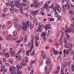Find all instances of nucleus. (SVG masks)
I'll list each match as a JSON object with an SVG mask.
<instances>
[{"label":"nucleus","mask_w":74,"mask_h":74,"mask_svg":"<svg viewBox=\"0 0 74 74\" xmlns=\"http://www.w3.org/2000/svg\"><path fill=\"white\" fill-rule=\"evenodd\" d=\"M29 21H27L25 23V24H24L23 22H22V25L23 26V30H24L25 31H26L27 30V27H29Z\"/></svg>","instance_id":"1"},{"label":"nucleus","mask_w":74,"mask_h":74,"mask_svg":"<svg viewBox=\"0 0 74 74\" xmlns=\"http://www.w3.org/2000/svg\"><path fill=\"white\" fill-rule=\"evenodd\" d=\"M31 46H29V49L30 50H28V51L29 52V53H32V50H33V49L34 48V45H33V39H32L31 40Z\"/></svg>","instance_id":"2"},{"label":"nucleus","mask_w":74,"mask_h":74,"mask_svg":"<svg viewBox=\"0 0 74 74\" xmlns=\"http://www.w3.org/2000/svg\"><path fill=\"white\" fill-rule=\"evenodd\" d=\"M39 12V10H36L35 11H34L32 12V15H34L35 14H37Z\"/></svg>","instance_id":"3"},{"label":"nucleus","mask_w":74,"mask_h":74,"mask_svg":"<svg viewBox=\"0 0 74 74\" xmlns=\"http://www.w3.org/2000/svg\"><path fill=\"white\" fill-rule=\"evenodd\" d=\"M51 60L50 58L49 57L48 58H47L46 62V63L47 64H48V63H51Z\"/></svg>","instance_id":"4"},{"label":"nucleus","mask_w":74,"mask_h":74,"mask_svg":"<svg viewBox=\"0 0 74 74\" xmlns=\"http://www.w3.org/2000/svg\"><path fill=\"white\" fill-rule=\"evenodd\" d=\"M47 35V33L45 32H42L41 34V37H45Z\"/></svg>","instance_id":"5"},{"label":"nucleus","mask_w":74,"mask_h":74,"mask_svg":"<svg viewBox=\"0 0 74 74\" xmlns=\"http://www.w3.org/2000/svg\"><path fill=\"white\" fill-rule=\"evenodd\" d=\"M67 32L69 33H70L71 32V30L70 29L67 30V29H66V30H65V33L66 34V33H67Z\"/></svg>","instance_id":"6"},{"label":"nucleus","mask_w":74,"mask_h":74,"mask_svg":"<svg viewBox=\"0 0 74 74\" xmlns=\"http://www.w3.org/2000/svg\"><path fill=\"white\" fill-rule=\"evenodd\" d=\"M28 25H29V27L30 29H31H31H32V28H33V27H34V25H32V24H31V22H30L29 23V24H28Z\"/></svg>","instance_id":"7"},{"label":"nucleus","mask_w":74,"mask_h":74,"mask_svg":"<svg viewBox=\"0 0 74 74\" xmlns=\"http://www.w3.org/2000/svg\"><path fill=\"white\" fill-rule=\"evenodd\" d=\"M46 29H49L51 28V25L47 24L46 25Z\"/></svg>","instance_id":"8"},{"label":"nucleus","mask_w":74,"mask_h":74,"mask_svg":"<svg viewBox=\"0 0 74 74\" xmlns=\"http://www.w3.org/2000/svg\"><path fill=\"white\" fill-rule=\"evenodd\" d=\"M38 1H34V3H33V5L34 7H37V4H38Z\"/></svg>","instance_id":"9"},{"label":"nucleus","mask_w":74,"mask_h":74,"mask_svg":"<svg viewBox=\"0 0 74 74\" xmlns=\"http://www.w3.org/2000/svg\"><path fill=\"white\" fill-rule=\"evenodd\" d=\"M23 7L22 6H21L19 8H20V10L21 11V13L22 14H23V8H22Z\"/></svg>","instance_id":"10"},{"label":"nucleus","mask_w":74,"mask_h":74,"mask_svg":"<svg viewBox=\"0 0 74 74\" xmlns=\"http://www.w3.org/2000/svg\"><path fill=\"white\" fill-rule=\"evenodd\" d=\"M38 26H39V32H40V33H41V30H42V26H41V25L40 24H38Z\"/></svg>","instance_id":"11"},{"label":"nucleus","mask_w":74,"mask_h":74,"mask_svg":"<svg viewBox=\"0 0 74 74\" xmlns=\"http://www.w3.org/2000/svg\"><path fill=\"white\" fill-rule=\"evenodd\" d=\"M6 38L8 40H10V39H11V36L9 35L8 37H6Z\"/></svg>","instance_id":"12"},{"label":"nucleus","mask_w":74,"mask_h":74,"mask_svg":"<svg viewBox=\"0 0 74 74\" xmlns=\"http://www.w3.org/2000/svg\"><path fill=\"white\" fill-rule=\"evenodd\" d=\"M63 52L64 53V58H65V56H66V51L65 49L63 51Z\"/></svg>","instance_id":"13"},{"label":"nucleus","mask_w":74,"mask_h":74,"mask_svg":"<svg viewBox=\"0 0 74 74\" xmlns=\"http://www.w3.org/2000/svg\"><path fill=\"white\" fill-rule=\"evenodd\" d=\"M57 10L58 12H60V11H61V9H60V7H58V8H57Z\"/></svg>","instance_id":"14"},{"label":"nucleus","mask_w":74,"mask_h":74,"mask_svg":"<svg viewBox=\"0 0 74 74\" xmlns=\"http://www.w3.org/2000/svg\"><path fill=\"white\" fill-rule=\"evenodd\" d=\"M18 30H22V25H20L19 26H18Z\"/></svg>","instance_id":"15"},{"label":"nucleus","mask_w":74,"mask_h":74,"mask_svg":"<svg viewBox=\"0 0 74 74\" xmlns=\"http://www.w3.org/2000/svg\"><path fill=\"white\" fill-rule=\"evenodd\" d=\"M35 21L36 26H37V25L38 24V22H37V19H36V18H35Z\"/></svg>","instance_id":"16"},{"label":"nucleus","mask_w":74,"mask_h":74,"mask_svg":"<svg viewBox=\"0 0 74 74\" xmlns=\"http://www.w3.org/2000/svg\"><path fill=\"white\" fill-rule=\"evenodd\" d=\"M14 25L16 27H18V26H19V24L18 22L15 23Z\"/></svg>","instance_id":"17"},{"label":"nucleus","mask_w":74,"mask_h":74,"mask_svg":"<svg viewBox=\"0 0 74 74\" xmlns=\"http://www.w3.org/2000/svg\"><path fill=\"white\" fill-rule=\"evenodd\" d=\"M37 37H38V35H37L35 37V41L36 42H37Z\"/></svg>","instance_id":"18"},{"label":"nucleus","mask_w":74,"mask_h":74,"mask_svg":"<svg viewBox=\"0 0 74 74\" xmlns=\"http://www.w3.org/2000/svg\"><path fill=\"white\" fill-rule=\"evenodd\" d=\"M53 53L54 55H57L58 54V51L56 50H55L53 51Z\"/></svg>","instance_id":"19"},{"label":"nucleus","mask_w":74,"mask_h":74,"mask_svg":"<svg viewBox=\"0 0 74 74\" xmlns=\"http://www.w3.org/2000/svg\"><path fill=\"white\" fill-rule=\"evenodd\" d=\"M48 20L49 21H51V22L52 21H54V19L52 18H49L48 19Z\"/></svg>","instance_id":"20"},{"label":"nucleus","mask_w":74,"mask_h":74,"mask_svg":"<svg viewBox=\"0 0 74 74\" xmlns=\"http://www.w3.org/2000/svg\"><path fill=\"white\" fill-rule=\"evenodd\" d=\"M16 67L17 70H19V69H20V66H19V65L17 64L16 65Z\"/></svg>","instance_id":"21"},{"label":"nucleus","mask_w":74,"mask_h":74,"mask_svg":"<svg viewBox=\"0 0 74 74\" xmlns=\"http://www.w3.org/2000/svg\"><path fill=\"white\" fill-rule=\"evenodd\" d=\"M13 20L14 21H16V22H18V19H17V18H13Z\"/></svg>","instance_id":"22"},{"label":"nucleus","mask_w":74,"mask_h":74,"mask_svg":"<svg viewBox=\"0 0 74 74\" xmlns=\"http://www.w3.org/2000/svg\"><path fill=\"white\" fill-rule=\"evenodd\" d=\"M5 56L6 58H8L9 57V54L7 53H5Z\"/></svg>","instance_id":"23"},{"label":"nucleus","mask_w":74,"mask_h":74,"mask_svg":"<svg viewBox=\"0 0 74 74\" xmlns=\"http://www.w3.org/2000/svg\"><path fill=\"white\" fill-rule=\"evenodd\" d=\"M14 70V67H11L10 68H9V71L10 72L12 70Z\"/></svg>","instance_id":"24"},{"label":"nucleus","mask_w":74,"mask_h":74,"mask_svg":"<svg viewBox=\"0 0 74 74\" xmlns=\"http://www.w3.org/2000/svg\"><path fill=\"white\" fill-rule=\"evenodd\" d=\"M35 54V51L34 50H33L32 51V53H31V55H34Z\"/></svg>","instance_id":"25"},{"label":"nucleus","mask_w":74,"mask_h":74,"mask_svg":"<svg viewBox=\"0 0 74 74\" xmlns=\"http://www.w3.org/2000/svg\"><path fill=\"white\" fill-rule=\"evenodd\" d=\"M10 72H11V73H12L14 74H15V73H15V70H13L12 71H10Z\"/></svg>","instance_id":"26"},{"label":"nucleus","mask_w":74,"mask_h":74,"mask_svg":"<svg viewBox=\"0 0 74 74\" xmlns=\"http://www.w3.org/2000/svg\"><path fill=\"white\" fill-rule=\"evenodd\" d=\"M27 38V37L26 35H25V38H24V42H26V40Z\"/></svg>","instance_id":"27"},{"label":"nucleus","mask_w":74,"mask_h":74,"mask_svg":"<svg viewBox=\"0 0 74 74\" xmlns=\"http://www.w3.org/2000/svg\"><path fill=\"white\" fill-rule=\"evenodd\" d=\"M17 72H18L17 74H22L21 72H20V70H17Z\"/></svg>","instance_id":"28"},{"label":"nucleus","mask_w":74,"mask_h":74,"mask_svg":"<svg viewBox=\"0 0 74 74\" xmlns=\"http://www.w3.org/2000/svg\"><path fill=\"white\" fill-rule=\"evenodd\" d=\"M10 3H11V4H12V5L13 6V7H14V4H15V2H13V1H12L10 2Z\"/></svg>","instance_id":"29"},{"label":"nucleus","mask_w":74,"mask_h":74,"mask_svg":"<svg viewBox=\"0 0 74 74\" xmlns=\"http://www.w3.org/2000/svg\"><path fill=\"white\" fill-rule=\"evenodd\" d=\"M13 34L14 36H16V31H14L13 32Z\"/></svg>","instance_id":"30"},{"label":"nucleus","mask_w":74,"mask_h":74,"mask_svg":"<svg viewBox=\"0 0 74 74\" xmlns=\"http://www.w3.org/2000/svg\"><path fill=\"white\" fill-rule=\"evenodd\" d=\"M62 43V39L60 38V44H61Z\"/></svg>","instance_id":"31"},{"label":"nucleus","mask_w":74,"mask_h":74,"mask_svg":"<svg viewBox=\"0 0 74 74\" xmlns=\"http://www.w3.org/2000/svg\"><path fill=\"white\" fill-rule=\"evenodd\" d=\"M53 10L54 12H56V8L55 7H54L53 8Z\"/></svg>","instance_id":"32"},{"label":"nucleus","mask_w":74,"mask_h":74,"mask_svg":"<svg viewBox=\"0 0 74 74\" xmlns=\"http://www.w3.org/2000/svg\"><path fill=\"white\" fill-rule=\"evenodd\" d=\"M55 12V15H56L57 17H58V16H59L58 15V12H56H56Z\"/></svg>","instance_id":"33"},{"label":"nucleus","mask_w":74,"mask_h":74,"mask_svg":"<svg viewBox=\"0 0 74 74\" xmlns=\"http://www.w3.org/2000/svg\"><path fill=\"white\" fill-rule=\"evenodd\" d=\"M48 4H46L44 5L45 8H48Z\"/></svg>","instance_id":"34"},{"label":"nucleus","mask_w":74,"mask_h":74,"mask_svg":"<svg viewBox=\"0 0 74 74\" xmlns=\"http://www.w3.org/2000/svg\"><path fill=\"white\" fill-rule=\"evenodd\" d=\"M52 9L53 8V4L52 3L51 5V6L50 7Z\"/></svg>","instance_id":"35"},{"label":"nucleus","mask_w":74,"mask_h":74,"mask_svg":"<svg viewBox=\"0 0 74 74\" xmlns=\"http://www.w3.org/2000/svg\"><path fill=\"white\" fill-rule=\"evenodd\" d=\"M10 3H6V6H7L8 7V6L10 5Z\"/></svg>","instance_id":"36"},{"label":"nucleus","mask_w":74,"mask_h":74,"mask_svg":"<svg viewBox=\"0 0 74 74\" xmlns=\"http://www.w3.org/2000/svg\"><path fill=\"white\" fill-rule=\"evenodd\" d=\"M71 51V48H70L69 49H67L66 50V51H67V52H70Z\"/></svg>","instance_id":"37"},{"label":"nucleus","mask_w":74,"mask_h":74,"mask_svg":"<svg viewBox=\"0 0 74 74\" xmlns=\"http://www.w3.org/2000/svg\"><path fill=\"white\" fill-rule=\"evenodd\" d=\"M10 55L12 56H15V52H14L13 53L11 54Z\"/></svg>","instance_id":"38"},{"label":"nucleus","mask_w":74,"mask_h":74,"mask_svg":"<svg viewBox=\"0 0 74 74\" xmlns=\"http://www.w3.org/2000/svg\"><path fill=\"white\" fill-rule=\"evenodd\" d=\"M41 6V5L40 4H39V3H37V4L36 5V7H40Z\"/></svg>","instance_id":"39"},{"label":"nucleus","mask_w":74,"mask_h":74,"mask_svg":"<svg viewBox=\"0 0 74 74\" xmlns=\"http://www.w3.org/2000/svg\"><path fill=\"white\" fill-rule=\"evenodd\" d=\"M18 61H20V60L21 59V56H18Z\"/></svg>","instance_id":"40"},{"label":"nucleus","mask_w":74,"mask_h":74,"mask_svg":"<svg viewBox=\"0 0 74 74\" xmlns=\"http://www.w3.org/2000/svg\"><path fill=\"white\" fill-rule=\"evenodd\" d=\"M71 69L72 70H72H74V65H73V64L72 65V66L71 67Z\"/></svg>","instance_id":"41"},{"label":"nucleus","mask_w":74,"mask_h":74,"mask_svg":"<svg viewBox=\"0 0 74 74\" xmlns=\"http://www.w3.org/2000/svg\"><path fill=\"white\" fill-rule=\"evenodd\" d=\"M5 16H6V14H3L1 16L2 18H3L4 17H5Z\"/></svg>","instance_id":"42"},{"label":"nucleus","mask_w":74,"mask_h":74,"mask_svg":"<svg viewBox=\"0 0 74 74\" xmlns=\"http://www.w3.org/2000/svg\"><path fill=\"white\" fill-rule=\"evenodd\" d=\"M56 8L59 7V5H58V4L57 3H56Z\"/></svg>","instance_id":"43"},{"label":"nucleus","mask_w":74,"mask_h":74,"mask_svg":"<svg viewBox=\"0 0 74 74\" xmlns=\"http://www.w3.org/2000/svg\"><path fill=\"white\" fill-rule=\"evenodd\" d=\"M38 42H36L35 44V46H36V47H38Z\"/></svg>","instance_id":"44"},{"label":"nucleus","mask_w":74,"mask_h":74,"mask_svg":"<svg viewBox=\"0 0 74 74\" xmlns=\"http://www.w3.org/2000/svg\"><path fill=\"white\" fill-rule=\"evenodd\" d=\"M40 13L42 14V16H43V15H44V13L43 12L41 11L40 12Z\"/></svg>","instance_id":"45"},{"label":"nucleus","mask_w":74,"mask_h":74,"mask_svg":"<svg viewBox=\"0 0 74 74\" xmlns=\"http://www.w3.org/2000/svg\"><path fill=\"white\" fill-rule=\"evenodd\" d=\"M10 11H13V10H14V8L12 7L10 9Z\"/></svg>","instance_id":"46"},{"label":"nucleus","mask_w":74,"mask_h":74,"mask_svg":"<svg viewBox=\"0 0 74 74\" xmlns=\"http://www.w3.org/2000/svg\"><path fill=\"white\" fill-rule=\"evenodd\" d=\"M23 3H22L19 4V5H20L21 6H22L23 5Z\"/></svg>","instance_id":"47"},{"label":"nucleus","mask_w":74,"mask_h":74,"mask_svg":"<svg viewBox=\"0 0 74 74\" xmlns=\"http://www.w3.org/2000/svg\"><path fill=\"white\" fill-rule=\"evenodd\" d=\"M65 1L66 3H67V4H68V3H69V0H65Z\"/></svg>","instance_id":"48"},{"label":"nucleus","mask_w":74,"mask_h":74,"mask_svg":"<svg viewBox=\"0 0 74 74\" xmlns=\"http://www.w3.org/2000/svg\"><path fill=\"white\" fill-rule=\"evenodd\" d=\"M49 72H50V71H49V70H47V74H47L49 73Z\"/></svg>","instance_id":"49"},{"label":"nucleus","mask_w":74,"mask_h":74,"mask_svg":"<svg viewBox=\"0 0 74 74\" xmlns=\"http://www.w3.org/2000/svg\"><path fill=\"white\" fill-rule=\"evenodd\" d=\"M67 39L68 41H70V38L69 37V36L67 37Z\"/></svg>","instance_id":"50"},{"label":"nucleus","mask_w":74,"mask_h":74,"mask_svg":"<svg viewBox=\"0 0 74 74\" xmlns=\"http://www.w3.org/2000/svg\"><path fill=\"white\" fill-rule=\"evenodd\" d=\"M34 60H32L31 61V63L32 64H34Z\"/></svg>","instance_id":"51"},{"label":"nucleus","mask_w":74,"mask_h":74,"mask_svg":"<svg viewBox=\"0 0 74 74\" xmlns=\"http://www.w3.org/2000/svg\"><path fill=\"white\" fill-rule=\"evenodd\" d=\"M25 15L26 18H27L28 17V14H27V13H26Z\"/></svg>","instance_id":"52"},{"label":"nucleus","mask_w":74,"mask_h":74,"mask_svg":"<svg viewBox=\"0 0 74 74\" xmlns=\"http://www.w3.org/2000/svg\"><path fill=\"white\" fill-rule=\"evenodd\" d=\"M62 10L63 12H65L66 11V9L65 8H62Z\"/></svg>","instance_id":"53"},{"label":"nucleus","mask_w":74,"mask_h":74,"mask_svg":"<svg viewBox=\"0 0 74 74\" xmlns=\"http://www.w3.org/2000/svg\"><path fill=\"white\" fill-rule=\"evenodd\" d=\"M41 55L42 56V55L44 54V51H41Z\"/></svg>","instance_id":"54"},{"label":"nucleus","mask_w":74,"mask_h":74,"mask_svg":"<svg viewBox=\"0 0 74 74\" xmlns=\"http://www.w3.org/2000/svg\"><path fill=\"white\" fill-rule=\"evenodd\" d=\"M45 71H46L47 70V66H45Z\"/></svg>","instance_id":"55"},{"label":"nucleus","mask_w":74,"mask_h":74,"mask_svg":"<svg viewBox=\"0 0 74 74\" xmlns=\"http://www.w3.org/2000/svg\"><path fill=\"white\" fill-rule=\"evenodd\" d=\"M34 71V70L33 69H32L31 71V72L30 73V74H32L33 73V71Z\"/></svg>","instance_id":"56"},{"label":"nucleus","mask_w":74,"mask_h":74,"mask_svg":"<svg viewBox=\"0 0 74 74\" xmlns=\"http://www.w3.org/2000/svg\"><path fill=\"white\" fill-rule=\"evenodd\" d=\"M23 5L25 6H27V4L26 3H23Z\"/></svg>","instance_id":"57"},{"label":"nucleus","mask_w":74,"mask_h":74,"mask_svg":"<svg viewBox=\"0 0 74 74\" xmlns=\"http://www.w3.org/2000/svg\"><path fill=\"white\" fill-rule=\"evenodd\" d=\"M29 51H28L26 53V55L28 56V55H29Z\"/></svg>","instance_id":"58"},{"label":"nucleus","mask_w":74,"mask_h":74,"mask_svg":"<svg viewBox=\"0 0 74 74\" xmlns=\"http://www.w3.org/2000/svg\"><path fill=\"white\" fill-rule=\"evenodd\" d=\"M1 67L3 69H5V66L4 65H2Z\"/></svg>","instance_id":"59"},{"label":"nucleus","mask_w":74,"mask_h":74,"mask_svg":"<svg viewBox=\"0 0 74 74\" xmlns=\"http://www.w3.org/2000/svg\"><path fill=\"white\" fill-rule=\"evenodd\" d=\"M58 52L59 54H60V55H62V51H59Z\"/></svg>","instance_id":"60"},{"label":"nucleus","mask_w":74,"mask_h":74,"mask_svg":"<svg viewBox=\"0 0 74 74\" xmlns=\"http://www.w3.org/2000/svg\"><path fill=\"white\" fill-rule=\"evenodd\" d=\"M3 11L4 12H6V8H3Z\"/></svg>","instance_id":"61"},{"label":"nucleus","mask_w":74,"mask_h":74,"mask_svg":"<svg viewBox=\"0 0 74 74\" xmlns=\"http://www.w3.org/2000/svg\"><path fill=\"white\" fill-rule=\"evenodd\" d=\"M20 64H21V66H23V62H21Z\"/></svg>","instance_id":"62"},{"label":"nucleus","mask_w":74,"mask_h":74,"mask_svg":"<svg viewBox=\"0 0 74 74\" xmlns=\"http://www.w3.org/2000/svg\"><path fill=\"white\" fill-rule=\"evenodd\" d=\"M3 60L5 63V62H6V60H5V58H4L3 59Z\"/></svg>","instance_id":"63"},{"label":"nucleus","mask_w":74,"mask_h":74,"mask_svg":"<svg viewBox=\"0 0 74 74\" xmlns=\"http://www.w3.org/2000/svg\"><path fill=\"white\" fill-rule=\"evenodd\" d=\"M43 40L45 41H46V37H44L43 38Z\"/></svg>","instance_id":"64"}]
</instances>
